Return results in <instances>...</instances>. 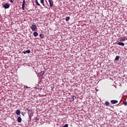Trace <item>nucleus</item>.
Listing matches in <instances>:
<instances>
[{"instance_id": "7", "label": "nucleus", "mask_w": 127, "mask_h": 127, "mask_svg": "<svg viewBox=\"0 0 127 127\" xmlns=\"http://www.w3.org/2000/svg\"><path fill=\"white\" fill-rule=\"evenodd\" d=\"M111 103L113 104H117L118 103V100H111Z\"/></svg>"}, {"instance_id": "11", "label": "nucleus", "mask_w": 127, "mask_h": 127, "mask_svg": "<svg viewBox=\"0 0 127 127\" xmlns=\"http://www.w3.org/2000/svg\"><path fill=\"white\" fill-rule=\"evenodd\" d=\"M16 114L17 116H19V115H20V111L19 110H17L16 111Z\"/></svg>"}, {"instance_id": "5", "label": "nucleus", "mask_w": 127, "mask_h": 127, "mask_svg": "<svg viewBox=\"0 0 127 127\" xmlns=\"http://www.w3.org/2000/svg\"><path fill=\"white\" fill-rule=\"evenodd\" d=\"M49 4H50V7H53V0H49Z\"/></svg>"}, {"instance_id": "14", "label": "nucleus", "mask_w": 127, "mask_h": 127, "mask_svg": "<svg viewBox=\"0 0 127 127\" xmlns=\"http://www.w3.org/2000/svg\"><path fill=\"white\" fill-rule=\"evenodd\" d=\"M40 37L41 39H43V38H44V35H43V34H40Z\"/></svg>"}, {"instance_id": "9", "label": "nucleus", "mask_w": 127, "mask_h": 127, "mask_svg": "<svg viewBox=\"0 0 127 127\" xmlns=\"http://www.w3.org/2000/svg\"><path fill=\"white\" fill-rule=\"evenodd\" d=\"M22 121V119H21V117H18L17 118V122H18V123H21Z\"/></svg>"}, {"instance_id": "23", "label": "nucleus", "mask_w": 127, "mask_h": 127, "mask_svg": "<svg viewBox=\"0 0 127 127\" xmlns=\"http://www.w3.org/2000/svg\"><path fill=\"white\" fill-rule=\"evenodd\" d=\"M124 104L125 106H127V102H125L124 103Z\"/></svg>"}, {"instance_id": "12", "label": "nucleus", "mask_w": 127, "mask_h": 127, "mask_svg": "<svg viewBox=\"0 0 127 127\" xmlns=\"http://www.w3.org/2000/svg\"><path fill=\"white\" fill-rule=\"evenodd\" d=\"M33 35L35 37H37V36L38 35V33H37V32H34L33 33Z\"/></svg>"}, {"instance_id": "13", "label": "nucleus", "mask_w": 127, "mask_h": 127, "mask_svg": "<svg viewBox=\"0 0 127 127\" xmlns=\"http://www.w3.org/2000/svg\"><path fill=\"white\" fill-rule=\"evenodd\" d=\"M35 3H36V5H38L39 6H40V4L39 3L38 0H35Z\"/></svg>"}, {"instance_id": "4", "label": "nucleus", "mask_w": 127, "mask_h": 127, "mask_svg": "<svg viewBox=\"0 0 127 127\" xmlns=\"http://www.w3.org/2000/svg\"><path fill=\"white\" fill-rule=\"evenodd\" d=\"M126 40H127V38L126 37V36L120 38V41L124 42V41H126Z\"/></svg>"}, {"instance_id": "20", "label": "nucleus", "mask_w": 127, "mask_h": 127, "mask_svg": "<svg viewBox=\"0 0 127 127\" xmlns=\"http://www.w3.org/2000/svg\"><path fill=\"white\" fill-rule=\"evenodd\" d=\"M24 88H25V89H30V87H28V86H24Z\"/></svg>"}, {"instance_id": "6", "label": "nucleus", "mask_w": 127, "mask_h": 127, "mask_svg": "<svg viewBox=\"0 0 127 127\" xmlns=\"http://www.w3.org/2000/svg\"><path fill=\"white\" fill-rule=\"evenodd\" d=\"M23 53L24 54H26V53L27 54H29V53H30V50H26L25 52H23Z\"/></svg>"}, {"instance_id": "18", "label": "nucleus", "mask_w": 127, "mask_h": 127, "mask_svg": "<svg viewBox=\"0 0 127 127\" xmlns=\"http://www.w3.org/2000/svg\"><path fill=\"white\" fill-rule=\"evenodd\" d=\"M40 2H41V3H42V4H43V5H44V6H45V5H44V0H40Z\"/></svg>"}, {"instance_id": "3", "label": "nucleus", "mask_w": 127, "mask_h": 127, "mask_svg": "<svg viewBox=\"0 0 127 127\" xmlns=\"http://www.w3.org/2000/svg\"><path fill=\"white\" fill-rule=\"evenodd\" d=\"M24 7H25V0H23L22 2V9L23 10H24Z\"/></svg>"}, {"instance_id": "16", "label": "nucleus", "mask_w": 127, "mask_h": 127, "mask_svg": "<svg viewBox=\"0 0 127 127\" xmlns=\"http://www.w3.org/2000/svg\"><path fill=\"white\" fill-rule=\"evenodd\" d=\"M65 20L66 22L69 21V20H70V17L69 16L66 17Z\"/></svg>"}, {"instance_id": "2", "label": "nucleus", "mask_w": 127, "mask_h": 127, "mask_svg": "<svg viewBox=\"0 0 127 127\" xmlns=\"http://www.w3.org/2000/svg\"><path fill=\"white\" fill-rule=\"evenodd\" d=\"M9 6H10V4L8 3H6L3 5V7L5 9L9 8Z\"/></svg>"}, {"instance_id": "22", "label": "nucleus", "mask_w": 127, "mask_h": 127, "mask_svg": "<svg viewBox=\"0 0 127 127\" xmlns=\"http://www.w3.org/2000/svg\"><path fill=\"white\" fill-rule=\"evenodd\" d=\"M68 124H65L63 127H68Z\"/></svg>"}, {"instance_id": "24", "label": "nucleus", "mask_w": 127, "mask_h": 127, "mask_svg": "<svg viewBox=\"0 0 127 127\" xmlns=\"http://www.w3.org/2000/svg\"><path fill=\"white\" fill-rule=\"evenodd\" d=\"M21 114L22 115V116H23V113L22 112Z\"/></svg>"}, {"instance_id": "15", "label": "nucleus", "mask_w": 127, "mask_h": 127, "mask_svg": "<svg viewBox=\"0 0 127 127\" xmlns=\"http://www.w3.org/2000/svg\"><path fill=\"white\" fill-rule=\"evenodd\" d=\"M119 60H120V56H116V58H115V61H119Z\"/></svg>"}, {"instance_id": "1", "label": "nucleus", "mask_w": 127, "mask_h": 127, "mask_svg": "<svg viewBox=\"0 0 127 127\" xmlns=\"http://www.w3.org/2000/svg\"><path fill=\"white\" fill-rule=\"evenodd\" d=\"M31 29H32V31H37V27L36 26V24L33 23L30 26Z\"/></svg>"}, {"instance_id": "25", "label": "nucleus", "mask_w": 127, "mask_h": 127, "mask_svg": "<svg viewBox=\"0 0 127 127\" xmlns=\"http://www.w3.org/2000/svg\"><path fill=\"white\" fill-rule=\"evenodd\" d=\"M38 77H39V75L38 74Z\"/></svg>"}, {"instance_id": "17", "label": "nucleus", "mask_w": 127, "mask_h": 127, "mask_svg": "<svg viewBox=\"0 0 127 127\" xmlns=\"http://www.w3.org/2000/svg\"><path fill=\"white\" fill-rule=\"evenodd\" d=\"M105 105H106V106H107V107H108V106L110 105V102H109V101H106L105 102Z\"/></svg>"}, {"instance_id": "10", "label": "nucleus", "mask_w": 127, "mask_h": 127, "mask_svg": "<svg viewBox=\"0 0 127 127\" xmlns=\"http://www.w3.org/2000/svg\"><path fill=\"white\" fill-rule=\"evenodd\" d=\"M45 72H44V71H41L40 73H39V75L41 76H43V75H44Z\"/></svg>"}, {"instance_id": "8", "label": "nucleus", "mask_w": 127, "mask_h": 127, "mask_svg": "<svg viewBox=\"0 0 127 127\" xmlns=\"http://www.w3.org/2000/svg\"><path fill=\"white\" fill-rule=\"evenodd\" d=\"M117 44L118 45H121V46H125V43H124L123 42H118V43H117Z\"/></svg>"}, {"instance_id": "19", "label": "nucleus", "mask_w": 127, "mask_h": 127, "mask_svg": "<svg viewBox=\"0 0 127 127\" xmlns=\"http://www.w3.org/2000/svg\"><path fill=\"white\" fill-rule=\"evenodd\" d=\"M71 98H72V99H73V100L74 101V100H75V99H76V96H74V95H71Z\"/></svg>"}, {"instance_id": "21", "label": "nucleus", "mask_w": 127, "mask_h": 127, "mask_svg": "<svg viewBox=\"0 0 127 127\" xmlns=\"http://www.w3.org/2000/svg\"><path fill=\"white\" fill-rule=\"evenodd\" d=\"M9 1L10 2H11V3H12L14 1V0H9Z\"/></svg>"}]
</instances>
